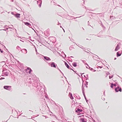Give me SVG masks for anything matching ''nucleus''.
<instances>
[{
  "label": "nucleus",
  "instance_id": "obj_1",
  "mask_svg": "<svg viewBox=\"0 0 122 122\" xmlns=\"http://www.w3.org/2000/svg\"><path fill=\"white\" fill-rule=\"evenodd\" d=\"M36 87L37 89V92H39V95H41L43 93V89L44 90H45V88L44 89L43 88H42V87L40 85H37Z\"/></svg>",
  "mask_w": 122,
  "mask_h": 122
},
{
  "label": "nucleus",
  "instance_id": "obj_2",
  "mask_svg": "<svg viewBox=\"0 0 122 122\" xmlns=\"http://www.w3.org/2000/svg\"><path fill=\"white\" fill-rule=\"evenodd\" d=\"M48 64L51 67L56 68V66L57 65L54 62H51L50 63H49Z\"/></svg>",
  "mask_w": 122,
  "mask_h": 122
},
{
  "label": "nucleus",
  "instance_id": "obj_3",
  "mask_svg": "<svg viewBox=\"0 0 122 122\" xmlns=\"http://www.w3.org/2000/svg\"><path fill=\"white\" fill-rule=\"evenodd\" d=\"M83 111H84L82 109H80L79 108H77V109L75 110V112L77 113L78 115L81 114V112Z\"/></svg>",
  "mask_w": 122,
  "mask_h": 122
},
{
  "label": "nucleus",
  "instance_id": "obj_4",
  "mask_svg": "<svg viewBox=\"0 0 122 122\" xmlns=\"http://www.w3.org/2000/svg\"><path fill=\"white\" fill-rule=\"evenodd\" d=\"M115 92H117L119 91L121 92L122 91V88L119 86L117 87H116L115 88Z\"/></svg>",
  "mask_w": 122,
  "mask_h": 122
},
{
  "label": "nucleus",
  "instance_id": "obj_5",
  "mask_svg": "<svg viewBox=\"0 0 122 122\" xmlns=\"http://www.w3.org/2000/svg\"><path fill=\"white\" fill-rule=\"evenodd\" d=\"M11 86H4V89L8 90H10L11 89Z\"/></svg>",
  "mask_w": 122,
  "mask_h": 122
},
{
  "label": "nucleus",
  "instance_id": "obj_6",
  "mask_svg": "<svg viewBox=\"0 0 122 122\" xmlns=\"http://www.w3.org/2000/svg\"><path fill=\"white\" fill-rule=\"evenodd\" d=\"M37 4L40 7H41L42 3V0H39L37 1Z\"/></svg>",
  "mask_w": 122,
  "mask_h": 122
},
{
  "label": "nucleus",
  "instance_id": "obj_7",
  "mask_svg": "<svg viewBox=\"0 0 122 122\" xmlns=\"http://www.w3.org/2000/svg\"><path fill=\"white\" fill-rule=\"evenodd\" d=\"M64 62L65 66L68 69L72 70L73 71H74V70L72 68H71L70 67V66H69V65L68 64L66 63V62L64 61Z\"/></svg>",
  "mask_w": 122,
  "mask_h": 122
},
{
  "label": "nucleus",
  "instance_id": "obj_8",
  "mask_svg": "<svg viewBox=\"0 0 122 122\" xmlns=\"http://www.w3.org/2000/svg\"><path fill=\"white\" fill-rule=\"evenodd\" d=\"M21 51L22 53H23L25 54H26L27 53V51L26 49H22Z\"/></svg>",
  "mask_w": 122,
  "mask_h": 122
},
{
  "label": "nucleus",
  "instance_id": "obj_9",
  "mask_svg": "<svg viewBox=\"0 0 122 122\" xmlns=\"http://www.w3.org/2000/svg\"><path fill=\"white\" fill-rule=\"evenodd\" d=\"M80 122H86V120L84 118H81L80 119Z\"/></svg>",
  "mask_w": 122,
  "mask_h": 122
},
{
  "label": "nucleus",
  "instance_id": "obj_10",
  "mask_svg": "<svg viewBox=\"0 0 122 122\" xmlns=\"http://www.w3.org/2000/svg\"><path fill=\"white\" fill-rule=\"evenodd\" d=\"M122 51H118L117 53V57L120 56L122 54Z\"/></svg>",
  "mask_w": 122,
  "mask_h": 122
},
{
  "label": "nucleus",
  "instance_id": "obj_11",
  "mask_svg": "<svg viewBox=\"0 0 122 122\" xmlns=\"http://www.w3.org/2000/svg\"><path fill=\"white\" fill-rule=\"evenodd\" d=\"M24 24L25 25L28 26L30 27H31L32 26L31 25L29 22H25Z\"/></svg>",
  "mask_w": 122,
  "mask_h": 122
},
{
  "label": "nucleus",
  "instance_id": "obj_12",
  "mask_svg": "<svg viewBox=\"0 0 122 122\" xmlns=\"http://www.w3.org/2000/svg\"><path fill=\"white\" fill-rule=\"evenodd\" d=\"M44 58L47 61H50L51 60L50 58L48 57L43 56Z\"/></svg>",
  "mask_w": 122,
  "mask_h": 122
},
{
  "label": "nucleus",
  "instance_id": "obj_13",
  "mask_svg": "<svg viewBox=\"0 0 122 122\" xmlns=\"http://www.w3.org/2000/svg\"><path fill=\"white\" fill-rule=\"evenodd\" d=\"M45 34L46 35V36H48L50 34V33L49 32L48 30H46L45 31Z\"/></svg>",
  "mask_w": 122,
  "mask_h": 122
},
{
  "label": "nucleus",
  "instance_id": "obj_14",
  "mask_svg": "<svg viewBox=\"0 0 122 122\" xmlns=\"http://www.w3.org/2000/svg\"><path fill=\"white\" fill-rule=\"evenodd\" d=\"M69 96L71 99H74V98L72 96V94L71 93H69Z\"/></svg>",
  "mask_w": 122,
  "mask_h": 122
},
{
  "label": "nucleus",
  "instance_id": "obj_15",
  "mask_svg": "<svg viewBox=\"0 0 122 122\" xmlns=\"http://www.w3.org/2000/svg\"><path fill=\"white\" fill-rule=\"evenodd\" d=\"M35 81H34V83H33V84H32V85L34 86H35V87H36L38 85V83L36 82H35Z\"/></svg>",
  "mask_w": 122,
  "mask_h": 122
},
{
  "label": "nucleus",
  "instance_id": "obj_16",
  "mask_svg": "<svg viewBox=\"0 0 122 122\" xmlns=\"http://www.w3.org/2000/svg\"><path fill=\"white\" fill-rule=\"evenodd\" d=\"M20 14L17 13L15 15V17L17 18H19L20 17Z\"/></svg>",
  "mask_w": 122,
  "mask_h": 122
},
{
  "label": "nucleus",
  "instance_id": "obj_17",
  "mask_svg": "<svg viewBox=\"0 0 122 122\" xmlns=\"http://www.w3.org/2000/svg\"><path fill=\"white\" fill-rule=\"evenodd\" d=\"M2 72L4 73V75L6 76H7L8 75V72L5 71H3Z\"/></svg>",
  "mask_w": 122,
  "mask_h": 122
},
{
  "label": "nucleus",
  "instance_id": "obj_18",
  "mask_svg": "<svg viewBox=\"0 0 122 122\" xmlns=\"http://www.w3.org/2000/svg\"><path fill=\"white\" fill-rule=\"evenodd\" d=\"M114 86L115 87L116 86V84H114L113 83H111L110 87L111 88H112L113 87V86Z\"/></svg>",
  "mask_w": 122,
  "mask_h": 122
},
{
  "label": "nucleus",
  "instance_id": "obj_19",
  "mask_svg": "<svg viewBox=\"0 0 122 122\" xmlns=\"http://www.w3.org/2000/svg\"><path fill=\"white\" fill-rule=\"evenodd\" d=\"M27 69L28 70H29V74H30L31 72L32 71V70L29 67H28L27 68Z\"/></svg>",
  "mask_w": 122,
  "mask_h": 122
},
{
  "label": "nucleus",
  "instance_id": "obj_20",
  "mask_svg": "<svg viewBox=\"0 0 122 122\" xmlns=\"http://www.w3.org/2000/svg\"><path fill=\"white\" fill-rule=\"evenodd\" d=\"M72 65L74 67H76L77 66V63L76 62H74L72 63Z\"/></svg>",
  "mask_w": 122,
  "mask_h": 122
},
{
  "label": "nucleus",
  "instance_id": "obj_21",
  "mask_svg": "<svg viewBox=\"0 0 122 122\" xmlns=\"http://www.w3.org/2000/svg\"><path fill=\"white\" fill-rule=\"evenodd\" d=\"M120 48V47L118 46H117L115 48V51H117Z\"/></svg>",
  "mask_w": 122,
  "mask_h": 122
},
{
  "label": "nucleus",
  "instance_id": "obj_22",
  "mask_svg": "<svg viewBox=\"0 0 122 122\" xmlns=\"http://www.w3.org/2000/svg\"><path fill=\"white\" fill-rule=\"evenodd\" d=\"M83 82H82V91H83L84 90V87L83 86Z\"/></svg>",
  "mask_w": 122,
  "mask_h": 122
},
{
  "label": "nucleus",
  "instance_id": "obj_23",
  "mask_svg": "<svg viewBox=\"0 0 122 122\" xmlns=\"http://www.w3.org/2000/svg\"><path fill=\"white\" fill-rule=\"evenodd\" d=\"M16 49H17L18 50H19L20 49H21L20 47L18 46H17L16 47Z\"/></svg>",
  "mask_w": 122,
  "mask_h": 122
},
{
  "label": "nucleus",
  "instance_id": "obj_24",
  "mask_svg": "<svg viewBox=\"0 0 122 122\" xmlns=\"http://www.w3.org/2000/svg\"><path fill=\"white\" fill-rule=\"evenodd\" d=\"M57 69L59 70V71H60V72H61V73H62V74H63V73L61 71V70L59 69V68H58V67L57 66V68H56Z\"/></svg>",
  "mask_w": 122,
  "mask_h": 122
},
{
  "label": "nucleus",
  "instance_id": "obj_25",
  "mask_svg": "<svg viewBox=\"0 0 122 122\" xmlns=\"http://www.w3.org/2000/svg\"><path fill=\"white\" fill-rule=\"evenodd\" d=\"M96 56H97V57H93V59H94L95 60H96V58H98V57H99L96 55Z\"/></svg>",
  "mask_w": 122,
  "mask_h": 122
},
{
  "label": "nucleus",
  "instance_id": "obj_26",
  "mask_svg": "<svg viewBox=\"0 0 122 122\" xmlns=\"http://www.w3.org/2000/svg\"><path fill=\"white\" fill-rule=\"evenodd\" d=\"M113 75H111V76H109V78L110 79H111L113 77Z\"/></svg>",
  "mask_w": 122,
  "mask_h": 122
},
{
  "label": "nucleus",
  "instance_id": "obj_27",
  "mask_svg": "<svg viewBox=\"0 0 122 122\" xmlns=\"http://www.w3.org/2000/svg\"><path fill=\"white\" fill-rule=\"evenodd\" d=\"M115 83L114 84H116V86H117V80H115Z\"/></svg>",
  "mask_w": 122,
  "mask_h": 122
},
{
  "label": "nucleus",
  "instance_id": "obj_28",
  "mask_svg": "<svg viewBox=\"0 0 122 122\" xmlns=\"http://www.w3.org/2000/svg\"><path fill=\"white\" fill-rule=\"evenodd\" d=\"M84 97L85 98V100H86V102H88V100H87L86 98V96H85Z\"/></svg>",
  "mask_w": 122,
  "mask_h": 122
},
{
  "label": "nucleus",
  "instance_id": "obj_29",
  "mask_svg": "<svg viewBox=\"0 0 122 122\" xmlns=\"http://www.w3.org/2000/svg\"><path fill=\"white\" fill-rule=\"evenodd\" d=\"M82 92L83 94V95L84 96H85V93L84 91V90L83 91H82Z\"/></svg>",
  "mask_w": 122,
  "mask_h": 122
},
{
  "label": "nucleus",
  "instance_id": "obj_30",
  "mask_svg": "<svg viewBox=\"0 0 122 122\" xmlns=\"http://www.w3.org/2000/svg\"><path fill=\"white\" fill-rule=\"evenodd\" d=\"M61 54H63L64 55H65V57H66V54H64V52H63V51H62V52H61Z\"/></svg>",
  "mask_w": 122,
  "mask_h": 122
},
{
  "label": "nucleus",
  "instance_id": "obj_31",
  "mask_svg": "<svg viewBox=\"0 0 122 122\" xmlns=\"http://www.w3.org/2000/svg\"><path fill=\"white\" fill-rule=\"evenodd\" d=\"M73 48V47H70L69 48V49L70 50H71Z\"/></svg>",
  "mask_w": 122,
  "mask_h": 122
},
{
  "label": "nucleus",
  "instance_id": "obj_32",
  "mask_svg": "<svg viewBox=\"0 0 122 122\" xmlns=\"http://www.w3.org/2000/svg\"><path fill=\"white\" fill-rule=\"evenodd\" d=\"M0 52L1 53H3V50H2L1 48H0Z\"/></svg>",
  "mask_w": 122,
  "mask_h": 122
},
{
  "label": "nucleus",
  "instance_id": "obj_33",
  "mask_svg": "<svg viewBox=\"0 0 122 122\" xmlns=\"http://www.w3.org/2000/svg\"><path fill=\"white\" fill-rule=\"evenodd\" d=\"M89 69H90V70L91 71H92L93 70V68H91L89 66Z\"/></svg>",
  "mask_w": 122,
  "mask_h": 122
},
{
  "label": "nucleus",
  "instance_id": "obj_34",
  "mask_svg": "<svg viewBox=\"0 0 122 122\" xmlns=\"http://www.w3.org/2000/svg\"><path fill=\"white\" fill-rule=\"evenodd\" d=\"M121 45V43H120V42H119L118 43L117 45V46H119H119L120 45Z\"/></svg>",
  "mask_w": 122,
  "mask_h": 122
},
{
  "label": "nucleus",
  "instance_id": "obj_35",
  "mask_svg": "<svg viewBox=\"0 0 122 122\" xmlns=\"http://www.w3.org/2000/svg\"><path fill=\"white\" fill-rule=\"evenodd\" d=\"M5 78L4 77H1V76H0V80H2L3 79H4Z\"/></svg>",
  "mask_w": 122,
  "mask_h": 122
},
{
  "label": "nucleus",
  "instance_id": "obj_36",
  "mask_svg": "<svg viewBox=\"0 0 122 122\" xmlns=\"http://www.w3.org/2000/svg\"><path fill=\"white\" fill-rule=\"evenodd\" d=\"M42 116L45 117L46 119L48 118V117L46 116L42 115Z\"/></svg>",
  "mask_w": 122,
  "mask_h": 122
},
{
  "label": "nucleus",
  "instance_id": "obj_37",
  "mask_svg": "<svg viewBox=\"0 0 122 122\" xmlns=\"http://www.w3.org/2000/svg\"><path fill=\"white\" fill-rule=\"evenodd\" d=\"M102 67V66H98V67H97V68H101Z\"/></svg>",
  "mask_w": 122,
  "mask_h": 122
},
{
  "label": "nucleus",
  "instance_id": "obj_38",
  "mask_svg": "<svg viewBox=\"0 0 122 122\" xmlns=\"http://www.w3.org/2000/svg\"><path fill=\"white\" fill-rule=\"evenodd\" d=\"M110 74V73L109 72H107V74H106V75H109V74Z\"/></svg>",
  "mask_w": 122,
  "mask_h": 122
},
{
  "label": "nucleus",
  "instance_id": "obj_39",
  "mask_svg": "<svg viewBox=\"0 0 122 122\" xmlns=\"http://www.w3.org/2000/svg\"><path fill=\"white\" fill-rule=\"evenodd\" d=\"M87 85H88V82L86 81H85Z\"/></svg>",
  "mask_w": 122,
  "mask_h": 122
},
{
  "label": "nucleus",
  "instance_id": "obj_40",
  "mask_svg": "<svg viewBox=\"0 0 122 122\" xmlns=\"http://www.w3.org/2000/svg\"><path fill=\"white\" fill-rule=\"evenodd\" d=\"M6 29H3V30H8V28H5Z\"/></svg>",
  "mask_w": 122,
  "mask_h": 122
},
{
  "label": "nucleus",
  "instance_id": "obj_41",
  "mask_svg": "<svg viewBox=\"0 0 122 122\" xmlns=\"http://www.w3.org/2000/svg\"><path fill=\"white\" fill-rule=\"evenodd\" d=\"M11 14H12V15H14V16H15V14H14V12H11Z\"/></svg>",
  "mask_w": 122,
  "mask_h": 122
},
{
  "label": "nucleus",
  "instance_id": "obj_42",
  "mask_svg": "<svg viewBox=\"0 0 122 122\" xmlns=\"http://www.w3.org/2000/svg\"><path fill=\"white\" fill-rule=\"evenodd\" d=\"M5 76V75H4V73L3 72V73H2V76Z\"/></svg>",
  "mask_w": 122,
  "mask_h": 122
},
{
  "label": "nucleus",
  "instance_id": "obj_43",
  "mask_svg": "<svg viewBox=\"0 0 122 122\" xmlns=\"http://www.w3.org/2000/svg\"><path fill=\"white\" fill-rule=\"evenodd\" d=\"M84 117V115H82V116H79V117Z\"/></svg>",
  "mask_w": 122,
  "mask_h": 122
},
{
  "label": "nucleus",
  "instance_id": "obj_44",
  "mask_svg": "<svg viewBox=\"0 0 122 122\" xmlns=\"http://www.w3.org/2000/svg\"><path fill=\"white\" fill-rule=\"evenodd\" d=\"M35 50L36 52H37V49H36V47H35Z\"/></svg>",
  "mask_w": 122,
  "mask_h": 122
},
{
  "label": "nucleus",
  "instance_id": "obj_45",
  "mask_svg": "<svg viewBox=\"0 0 122 122\" xmlns=\"http://www.w3.org/2000/svg\"><path fill=\"white\" fill-rule=\"evenodd\" d=\"M58 24H57V25H59V24L61 25V24L59 23V21L58 20Z\"/></svg>",
  "mask_w": 122,
  "mask_h": 122
},
{
  "label": "nucleus",
  "instance_id": "obj_46",
  "mask_svg": "<svg viewBox=\"0 0 122 122\" xmlns=\"http://www.w3.org/2000/svg\"><path fill=\"white\" fill-rule=\"evenodd\" d=\"M82 16H80L79 17H76V18H74V19H75V18H80V17H81Z\"/></svg>",
  "mask_w": 122,
  "mask_h": 122
},
{
  "label": "nucleus",
  "instance_id": "obj_47",
  "mask_svg": "<svg viewBox=\"0 0 122 122\" xmlns=\"http://www.w3.org/2000/svg\"><path fill=\"white\" fill-rule=\"evenodd\" d=\"M86 80H87L88 79L86 77Z\"/></svg>",
  "mask_w": 122,
  "mask_h": 122
},
{
  "label": "nucleus",
  "instance_id": "obj_48",
  "mask_svg": "<svg viewBox=\"0 0 122 122\" xmlns=\"http://www.w3.org/2000/svg\"><path fill=\"white\" fill-rule=\"evenodd\" d=\"M7 26L6 25L5 26H4V28H6V27Z\"/></svg>",
  "mask_w": 122,
  "mask_h": 122
},
{
  "label": "nucleus",
  "instance_id": "obj_49",
  "mask_svg": "<svg viewBox=\"0 0 122 122\" xmlns=\"http://www.w3.org/2000/svg\"><path fill=\"white\" fill-rule=\"evenodd\" d=\"M76 74H77V75H78L79 76H80H80L77 73H76Z\"/></svg>",
  "mask_w": 122,
  "mask_h": 122
},
{
  "label": "nucleus",
  "instance_id": "obj_50",
  "mask_svg": "<svg viewBox=\"0 0 122 122\" xmlns=\"http://www.w3.org/2000/svg\"><path fill=\"white\" fill-rule=\"evenodd\" d=\"M62 29L63 30L64 32H65V30H64L63 28H62Z\"/></svg>",
  "mask_w": 122,
  "mask_h": 122
},
{
  "label": "nucleus",
  "instance_id": "obj_51",
  "mask_svg": "<svg viewBox=\"0 0 122 122\" xmlns=\"http://www.w3.org/2000/svg\"><path fill=\"white\" fill-rule=\"evenodd\" d=\"M96 71V70H94L93 72H95Z\"/></svg>",
  "mask_w": 122,
  "mask_h": 122
},
{
  "label": "nucleus",
  "instance_id": "obj_52",
  "mask_svg": "<svg viewBox=\"0 0 122 122\" xmlns=\"http://www.w3.org/2000/svg\"><path fill=\"white\" fill-rule=\"evenodd\" d=\"M84 73H82V74H81V76H82V75L84 74Z\"/></svg>",
  "mask_w": 122,
  "mask_h": 122
},
{
  "label": "nucleus",
  "instance_id": "obj_53",
  "mask_svg": "<svg viewBox=\"0 0 122 122\" xmlns=\"http://www.w3.org/2000/svg\"><path fill=\"white\" fill-rule=\"evenodd\" d=\"M93 122H96L95 121V120H93Z\"/></svg>",
  "mask_w": 122,
  "mask_h": 122
},
{
  "label": "nucleus",
  "instance_id": "obj_54",
  "mask_svg": "<svg viewBox=\"0 0 122 122\" xmlns=\"http://www.w3.org/2000/svg\"><path fill=\"white\" fill-rule=\"evenodd\" d=\"M116 59H117V58H116V57H115L114 58V60H116Z\"/></svg>",
  "mask_w": 122,
  "mask_h": 122
},
{
  "label": "nucleus",
  "instance_id": "obj_55",
  "mask_svg": "<svg viewBox=\"0 0 122 122\" xmlns=\"http://www.w3.org/2000/svg\"><path fill=\"white\" fill-rule=\"evenodd\" d=\"M86 76H87V77H88V74H87V75H86Z\"/></svg>",
  "mask_w": 122,
  "mask_h": 122
},
{
  "label": "nucleus",
  "instance_id": "obj_56",
  "mask_svg": "<svg viewBox=\"0 0 122 122\" xmlns=\"http://www.w3.org/2000/svg\"><path fill=\"white\" fill-rule=\"evenodd\" d=\"M84 76L85 78H86V77L85 75H84Z\"/></svg>",
  "mask_w": 122,
  "mask_h": 122
},
{
  "label": "nucleus",
  "instance_id": "obj_57",
  "mask_svg": "<svg viewBox=\"0 0 122 122\" xmlns=\"http://www.w3.org/2000/svg\"><path fill=\"white\" fill-rule=\"evenodd\" d=\"M86 65H87V66H88L89 67V66L88 64L87 63H86Z\"/></svg>",
  "mask_w": 122,
  "mask_h": 122
},
{
  "label": "nucleus",
  "instance_id": "obj_58",
  "mask_svg": "<svg viewBox=\"0 0 122 122\" xmlns=\"http://www.w3.org/2000/svg\"><path fill=\"white\" fill-rule=\"evenodd\" d=\"M60 27L61 28H62V29L63 28L62 27V26H61V25L60 26Z\"/></svg>",
  "mask_w": 122,
  "mask_h": 122
},
{
  "label": "nucleus",
  "instance_id": "obj_59",
  "mask_svg": "<svg viewBox=\"0 0 122 122\" xmlns=\"http://www.w3.org/2000/svg\"><path fill=\"white\" fill-rule=\"evenodd\" d=\"M32 81H30V83H32Z\"/></svg>",
  "mask_w": 122,
  "mask_h": 122
},
{
  "label": "nucleus",
  "instance_id": "obj_60",
  "mask_svg": "<svg viewBox=\"0 0 122 122\" xmlns=\"http://www.w3.org/2000/svg\"><path fill=\"white\" fill-rule=\"evenodd\" d=\"M103 100H105V98H103V99H102Z\"/></svg>",
  "mask_w": 122,
  "mask_h": 122
},
{
  "label": "nucleus",
  "instance_id": "obj_61",
  "mask_svg": "<svg viewBox=\"0 0 122 122\" xmlns=\"http://www.w3.org/2000/svg\"><path fill=\"white\" fill-rule=\"evenodd\" d=\"M11 0L12 1V2H13L14 0Z\"/></svg>",
  "mask_w": 122,
  "mask_h": 122
},
{
  "label": "nucleus",
  "instance_id": "obj_62",
  "mask_svg": "<svg viewBox=\"0 0 122 122\" xmlns=\"http://www.w3.org/2000/svg\"><path fill=\"white\" fill-rule=\"evenodd\" d=\"M4 13V12L3 11V12H2V13H1V14L3 13Z\"/></svg>",
  "mask_w": 122,
  "mask_h": 122
},
{
  "label": "nucleus",
  "instance_id": "obj_63",
  "mask_svg": "<svg viewBox=\"0 0 122 122\" xmlns=\"http://www.w3.org/2000/svg\"><path fill=\"white\" fill-rule=\"evenodd\" d=\"M58 5L59 6H60V7H61L60 5Z\"/></svg>",
  "mask_w": 122,
  "mask_h": 122
},
{
  "label": "nucleus",
  "instance_id": "obj_64",
  "mask_svg": "<svg viewBox=\"0 0 122 122\" xmlns=\"http://www.w3.org/2000/svg\"><path fill=\"white\" fill-rule=\"evenodd\" d=\"M86 86V87H87H87L88 86H87L86 85V86Z\"/></svg>",
  "mask_w": 122,
  "mask_h": 122
}]
</instances>
